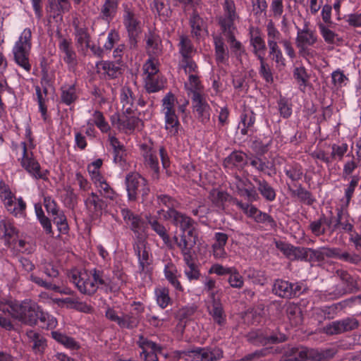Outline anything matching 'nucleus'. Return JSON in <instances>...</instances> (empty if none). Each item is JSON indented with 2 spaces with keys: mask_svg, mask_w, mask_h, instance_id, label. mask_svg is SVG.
Segmentation results:
<instances>
[{
  "mask_svg": "<svg viewBox=\"0 0 361 361\" xmlns=\"http://www.w3.org/2000/svg\"><path fill=\"white\" fill-rule=\"evenodd\" d=\"M123 23L138 20L135 17V8L131 3L123 4Z\"/></svg>",
  "mask_w": 361,
  "mask_h": 361,
  "instance_id": "59",
  "label": "nucleus"
},
{
  "mask_svg": "<svg viewBox=\"0 0 361 361\" xmlns=\"http://www.w3.org/2000/svg\"><path fill=\"white\" fill-rule=\"evenodd\" d=\"M269 47V54L273 55V60L278 64L285 65V59L280 50L276 41L268 40Z\"/></svg>",
  "mask_w": 361,
  "mask_h": 361,
  "instance_id": "45",
  "label": "nucleus"
},
{
  "mask_svg": "<svg viewBox=\"0 0 361 361\" xmlns=\"http://www.w3.org/2000/svg\"><path fill=\"white\" fill-rule=\"evenodd\" d=\"M140 23V22L139 20L123 23L128 32L130 49H135L137 46V39L141 32Z\"/></svg>",
  "mask_w": 361,
  "mask_h": 361,
  "instance_id": "28",
  "label": "nucleus"
},
{
  "mask_svg": "<svg viewBox=\"0 0 361 361\" xmlns=\"http://www.w3.org/2000/svg\"><path fill=\"white\" fill-rule=\"evenodd\" d=\"M179 46L180 53L183 58H190V54L192 51L191 40L186 36H181Z\"/></svg>",
  "mask_w": 361,
  "mask_h": 361,
  "instance_id": "53",
  "label": "nucleus"
},
{
  "mask_svg": "<svg viewBox=\"0 0 361 361\" xmlns=\"http://www.w3.org/2000/svg\"><path fill=\"white\" fill-rule=\"evenodd\" d=\"M92 277L96 285L108 286L111 282L110 279L104 275L102 270L94 269L92 271Z\"/></svg>",
  "mask_w": 361,
  "mask_h": 361,
  "instance_id": "63",
  "label": "nucleus"
},
{
  "mask_svg": "<svg viewBox=\"0 0 361 361\" xmlns=\"http://www.w3.org/2000/svg\"><path fill=\"white\" fill-rule=\"evenodd\" d=\"M235 19V18L226 16H220L218 18V23L223 32L234 30L235 29L234 25Z\"/></svg>",
  "mask_w": 361,
  "mask_h": 361,
  "instance_id": "62",
  "label": "nucleus"
},
{
  "mask_svg": "<svg viewBox=\"0 0 361 361\" xmlns=\"http://www.w3.org/2000/svg\"><path fill=\"white\" fill-rule=\"evenodd\" d=\"M345 307H346V305H344L343 301H342L336 304H333L331 306L324 307L322 309V312L325 319H331L336 314L338 308L341 310Z\"/></svg>",
  "mask_w": 361,
  "mask_h": 361,
  "instance_id": "55",
  "label": "nucleus"
},
{
  "mask_svg": "<svg viewBox=\"0 0 361 361\" xmlns=\"http://www.w3.org/2000/svg\"><path fill=\"white\" fill-rule=\"evenodd\" d=\"M18 238V231L8 221H0V239L4 240L5 245L9 246Z\"/></svg>",
  "mask_w": 361,
  "mask_h": 361,
  "instance_id": "17",
  "label": "nucleus"
},
{
  "mask_svg": "<svg viewBox=\"0 0 361 361\" xmlns=\"http://www.w3.org/2000/svg\"><path fill=\"white\" fill-rule=\"evenodd\" d=\"M19 302L8 301L6 302H0V311L8 312L13 319H16L17 307H19Z\"/></svg>",
  "mask_w": 361,
  "mask_h": 361,
  "instance_id": "57",
  "label": "nucleus"
},
{
  "mask_svg": "<svg viewBox=\"0 0 361 361\" xmlns=\"http://www.w3.org/2000/svg\"><path fill=\"white\" fill-rule=\"evenodd\" d=\"M293 77L297 80L300 86L305 87L307 85L310 75L303 66L296 67L293 71Z\"/></svg>",
  "mask_w": 361,
  "mask_h": 361,
  "instance_id": "52",
  "label": "nucleus"
},
{
  "mask_svg": "<svg viewBox=\"0 0 361 361\" xmlns=\"http://www.w3.org/2000/svg\"><path fill=\"white\" fill-rule=\"evenodd\" d=\"M215 46V56L216 62L225 63L228 58V50L226 47L221 37L216 36L214 37Z\"/></svg>",
  "mask_w": 361,
  "mask_h": 361,
  "instance_id": "34",
  "label": "nucleus"
},
{
  "mask_svg": "<svg viewBox=\"0 0 361 361\" xmlns=\"http://www.w3.org/2000/svg\"><path fill=\"white\" fill-rule=\"evenodd\" d=\"M31 38V30L25 28L13 49L15 61L27 72L31 70V65L29 63V54L32 47Z\"/></svg>",
  "mask_w": 361,
  "mask_h": 361,
  "instance_id": "1",
  "label": "nucleus"
},
{
  "mask_svg": "<svg viewBox=\"0 0 361 361\" xmlns=\"http://www.w3.org/2000/svg\"><path fill=\"white\" fill-rule=\"evenodd\" d=\"M30 278L32 282L35 283L39 286L44 287L47 290H54L56 292L59 291V286H56V284H54L51 281H44L40 277L35 276L33 274H31Z\"/></svg>",
  "mask_w": 361,
  "mask_h": 361,
  "instance_id": "60",
  "label": "nucleus"
},
{
  "mask_svg": "<svg viewBox=\"0 0 361 361\" xmlns=\"http://www.w3.org/2000/svg\"><path fill=\"white\" fill-rule=\"evenodd\" d=\"M99 188L100 194L105 198L114 200L116 196L115 191L110 187L106 180L100 181V184L97 185Z\"/></svg>",
  "mask_w": 361,
  "mask_h": 361,
  "instance_id": "61",
  "label": "nucleus"
},
{
  "mask_svg": "<svg viewBox=\"0 0 361 361\" xmlns=\"http://www.w3.org/2000/svg\"><path fill=\"white\" fill-rule=\"evenodd\" d=\"M70 279L82 293L91 295L94 294L98 288V286L94 283V280H90L85 270L72 274Z\"/></svg>",
  "mask_w": 361,
  "mask_h": 361,
  "instance_id": "8",
  "label": "nucleus"
},
{
  "mask_svg": "<svg viewBox=\"0 0 361 361\" xmlns=\"http://www.w3.org/2000/svg\"><path fill=\"white\" fill-rule=\"evenodd\" d=\"M152 229L162 239L164 243L169 249L173 248V244L167 233L165 226L159 223L157 219H149L148 221Z\"/></svg>",
  "mask_w": 361,
  "mask_h": 361,
  "instance_id": "32",
  "label": "nucleus"
},
{
  "mask_svg": "<svg viewBox=\"0 0 361 361\" xmlns=\"http://www.w3.org/2000/svg\"><path fill=\"white\" fill-rule=\"evenodd\" d=\"M100 67L111 79L116 78L121 74V68L116 66L114 62L108 61H99L96 63V68L99 69Z\"/></svg>",
  "mask_w": 361,
  "mask_h": 361,
  "instance_id": "38",
  "label": "nucleus"
},
{
  "mask_svg": "<svg viewBox=\"0 0 361 361\" xmlns=\"http://www.w3.org/2000/svg\"><path fill=\"white\" fill-rule=\"evenodd\" d=\"M77 97L73 85L61 88V100L66 105H71L77 99Z\"/></svg>",
  "mask_w": 361,
  "mask_h": 361,
  "instance_id": "46",
  "label": "nucleus"
},
{
  "mask_svg": "<svg viewBox=\"0 0 361 361\" xmlns=\"http://www.w3.org/2000/svg\"><path fill=\"white\" fill-rule=\"evenodd\" d=\"M336 275L341 280V283L334 287L333 293L335 295L340 297L359 290L356 280L347 271L338 269L336 271Z\"/></svg>",
  "mask_w": 361,
  "mask_h": 361,
  "instance_id": "4",
  "label": "nucleus"
},
{
  "mask_svg": "<svg viewBox=\"0 0 361 361\" xmlns=\"http://www.w3.org/2000/svg\"><path fill=\"white\" fill-rule=\"evenodd\" d=\"M312 348H307L302 345L288 348L285 353V361H306L312 360L310 354Z\"/></svg>",
  "mask_w": 361,
  "mask_h": 361,
  "instance_id": "15",
  "label": "nucleus"
},
{
  "mask_svg": "<svg viewBox=\"0 0 361 361\" xmlns=\"http://www.w3.org/2000/svg\"><path fill=\"white\" fill-rule=\"evenodd\" d=\"M248 341L255 345L264 346L269 345L263 329L250 333L248 335Z\"/></svg>",
  "mask_w": 361,
  "mask_h": 361,
  "instance_id": "50",
  "label": "nucleus"
},
{
  "mask_svg": "<svg viewBox=\"0 0 361 361\" xmlns=\"http://www.w3.org/2000/svg\"><path fill=\"white\" fill-rule=\"evenodd\" d=\"M59 48L63 53L65 54L63 61L71 66H74L77 64L76 54L71 47V42L66 39H63L59 44Z\"/></svg>",
  "mask_w": 361,
  "mask_h": 361,
  "instance_id": "30",
  "label": "nucleus"
},
{
  "mask_svg": "<svg viewBox=\"0 0 361 361\" xmlns=\"http://www.w3.org/2000/svg\"><path fill=\"white\" fill-rule=\"evenodd\" d=\"M228 282L229 283L231 287L235 288H241L244 284L243 276L235 268H233V271H231V273H229Z\"/></svg>",
  "mask_w": 361,
  "mask_h": 361,
  "instance_id": "56",
  "label": "nucleus"
},
{
  "mask_svg": "<svg viewBox=\"0 0 361 361\" xmlns=\"http://www.w3.org/2000/svg\"><path fill=\"white\" fill-rule=\"evenodd\" d=\"M255 123V114L252 111H245L240 117V122L238 128L243 135H251L255 132L254 124Z\"/></svg>",
  "mask_w": 361,
  "mask_h": 361,
  "instance_id": "18",
  "label": "nucleus"
},
{
  "mask_svg": "<svg viewBox=\"0 0 361 361\" xmlns=\"http://www.w3.org/2000/svg\"><path fill=\"white\" fill-rule=\"evenodd\" d=\"M297 37L295 44L313 46L317 42V37L314 30L309 28V22H305L302 29L296 27Z\"/></svg>",
  "mask_w": 361,
  "mask_h": 361,
  "instance_id": "16",
  "label": "nucleus"
},
{
  "mask_svg": "<svg viewBox=\"0 0 361 361\" xmlns=\"http://www.w3.org/2000/svg\"><path fill=\"white\" fill-rule=\"evenodd\" d=\"M152 10H156L159 16L169 17L171 11L169 4L165 0H154L152 6Z\"/></svg>",
  "mask_w": 361,
  "mask_h": 361,
  "instance_id": "51",
  "label": "nucleus"
},
{
  "mask_svg": "<svg viewBox=\"0 0 361 361\" xmlns=\"http://www.w3.org/2000/svg\"><path fill=\"white\" fill-rule=\"evenodd\" d=\"M318 27L322 36L327 44H336V40L339 41L338 35L330 30L327 26L320 23L318 24Z\"/></svg>",
  "mask_w": 361,
  "mask_h": 361,
  "instance_id": "44",
  "label": "nucleus"
},
{
  "mask_svg": "<svg viewBox=\"0 0 361 361\" xmlns=\"http://www.w3.org/2000/svg\"><path fill=\"white\" fill-rule=\"evenodd\" d=\"M51 334L54 340L68 348L73 350H77L80 348L79 343L72 337L68 336L58 331H53L51 332Z\"/></svg>",
  "mask_w": 361,
  "mask_h": 361,
  "instance_id": "37",
  "label": "nucleus"
},
{
  "mask_svg": "<svg viewBox=\"0 0 361 361\" xmlns=\"http://www.w3.org/2000/svg\"><path fill=\"white\" fill-rule=\"evenodd\" d=\"M44 206L48 214H51L53 216L61 212L56 201L50 197H44Z\"/></svg>",
  "mask_w": 361,
  "mask_h": 361,
  "instance_id": "64",
  "label": "nucleus"
},
{
  "mask_svg": "<svg viewBox=\"0 0 361 361\" xmlns=\"http://www.w3.org/2000/svg\"><path fill=\"white\" fill-rule=\"evenodd\" d=\"M252 180L257 184L258 191L266 200L272 202L275 200L276 191L267 180L257 176H254Z\"/></svg>",
  "mask_w": 361,
  "mask_h": 361,
  "instance_id": "23",
  "label": "nucleus"
},
{
  "mask_svg": "<svg viewBox=\"0 0 361 361\" xmlns=\"http://www.w3.org/2000/svg\"><path fill=\"white\" fill-rule=\"evenodd\" d=\"M193 110L197 114V119L203 124L207 123L210 120V106L203 96L195 91L191 97Z\"/></svg>",
  "mask_w": 361,
  "mask_h": 361,
  "instance_id": "11",
  "label": "nucleus"
},
{
  "mask_svg": "<svg viewBox=\"0 0 361 361\" xmlns=\"http://www.w3.org/2000/svg\"><path fill=\"white\" fill-rule=\"evenodd\" d=\"M23 146V154L21 159L22 166L36 178H45V174L40 171L39 164L32 157V152H30V157L27 151V145L25 142L21 143Z\"/></svg>",
  "mask_w": 361,
  "mask_h": 361,
  "instance_id": "12",
  "label": "nucleus"
},
{
  "mask_svg": "<svg viewBox=\"0 0 361 361\" xmlns=\"http://www.w3.org/2000/svg\"><path fill=\"white\" fill-rule=\"evenodd\" d=\"M163 87V82L158 80L157 75L147 76L145 80V88L147 92H156Z\"/></svg>",
  "mask_w": 361,
  "mask_h": 361,
  "instance_id": "48",
  "label": "nucleus"
},
{
  "mask_svg": "<svg viewBox=\"0 0 361 361\" xmlns=\"http://www.w3.org/2000/svg\"><path fill=\"white\" fill-rule=\"evenodd\" d=\"M190 25L191 27L192 35L197 39L202 36V33L207 32L205 23L197 12H193L190 18Z\"/></svg>",
  "mask_w": 361,
  "mask_h": 361,
  "instance_id": "31",
  "label": "nucleus"
},
{
  "mask_svg": "<svg viewBox=\"0 0 361 361\" xmlns=\"http://www.w3.org/2000/svg\"><path fill=\"white\" fill-rule=\"evenodd\" d=\"M248 157L243 152H233L224 161L226 167L231 166L243 167L247 165Z\"/></svg>",
  "mask_w": 361,
  "mask_h": 361,
  "instance_id": "35",
  "label": "nucleus"
},
{
  "mask_svg": "<svg viewBox=\"0 0 361 361\" xmlns=\"http://www.w3.org/2000/svg\"><path fill=\"white\" fill-rule=\"evenodd\" d=\"M180 354L190 357L192 361H217L223 357L224 353L218 347H206L183 350Z\"/></svg>",
  "mask_w": 361,
  "mask_h": 361,
  "instance_id": "3",
  "label": "nucleus"
},
{
  "mask_svg": "<svg viewBox=\"0 0 361 361\" xmlns=\"http://www.w3.org/2000/svg\"><path fill=\"white\" fill-rule=\"evenodd\" d=\"M284 171L286 175L294 182L300 180L303 175L302 167L299 164L290 166L285 169Z\"/></svg>",
  "mask_w": 361,
  "mask_h": 361,
  "instance_id": "54",
  "label": "nucleus"
},
{
  "mask_svg": "<svg viewBox=\"0 0 361 361\" xmlns=\"http://www.w3.org/2000/svg\"><path fill=\"white\" fill-rule=\"evenodd\" d=\"M324 260L325 257L335 258L353 264H358L361 262V257L357 254L350 255L347 252H341L339 247H322Z\"/></svg>",
  "mask_w": 361,
  "mask_h": 361,
  "instance_id": "13",
  "label": "nucleus"
},
{
  "mask_svg": "<svg viewBox=\"0 0 361 361\" xmlns=\"http://www.w3.org/2000/svg\"><path fill=\"white\" fill-rule=\"evenodd\" d=\"M53 221L54 224L56 225L60 233H68L69 231V226L67 222L66 216L63 211L53 216Z\"/></svg>",
  "mask_w": 361,
  "mask_h": 361,
  "instance_id": "49",
  "label": "nucleus"
},
{
  "mask_svg": "<svg viewBox=\"0 0 361 361\" xmlns=\"http://www.w3.org/2000/svg\"><path fill=\"white\" fill-rule=\"evenodd\" d=\"M164 275L169 282L178 290L183 291L180 281L177 276V269L173 264L168 263L164 267Z\"/></svg>",
  "mask_w": 361,
  "mask_h": 361,
  "instance_id": "36",
  "label": "nucleus"
},
{
  "mask_svg": "<svg viewBox=\"0 0 361 361\" xmlns=\"http://www.w3.org/2000/svg\"><path fill=\"white\" fill-rule=\"evenodd\" d=\"M121 126L130 131L134 130L135 128L141 130L143 126V122L138 117L126 116V118H123Z\"/></svg>",
  "mask_w": 361,
  "mask_h": 361,
  "instance_id": "43",
  "label": "nucleus"
},
{
  "mask_svg": "<svg viewBox=\"0 0 361 361\" xmlns=\"http://www.w3.org/2000/svg\"><path fill=\"white\" fill-rule=\"evenodd\" d=\"M121 328L133 329L137 326L140 322V318L137 314L130 312L125 314L121 317Z\"/></svg>",
  "mask_w": 361,
  "mask_h": 361,
  "instance_id": "42",
  "label": "nucleus"
},
{
  "mask_svg": "<svg viewBox=\"0 0 361 361\" xmlns=\"http://www.w3.org/2000/svg\"><path fill=\"white\" fill-rule=\"evenodd\" d=\"M137 344L142 349L140 357L145 361H158V354H161L162 347L148 340L142 335L139 336Z\"/></svg>",
  "mask_w": 361,
  "mask_h": 361,
  "instance_id": "9",
  "label": "nucleus"
},
{
  "mask_svg": "<svg viewBox=\"0 0 361 361\" xmlns=\"http://www.w3.org/2000/svg\"><path fill=\"white\" fill-rule=\"evenodd\" d=\"M147 180L138 173L128 174L126 177L128 197L130 201L137 200V193L142 185H145Z\"/></svg>",
  "mask_w": 361,
  "mask_h": 361,
  "instance_id": "14",
  "label": "nucleus"
},
{
  "mask_svg": "<svg viewBox=\"0 0 361 361\" xmlns=\"http://www.w3.org/2000/svg\"><path fill=\"white\" fill-rule=\"evenodd\" d=\"M265 333V336L269 345L278 344L286 341L288 337L286 334L281 332L277 326L268 327L263 329Z\"/></svg>",
  "mask_w": 361,
  "mask_h": 361,
  "instance_id": "33",
  "label": "nucleus"
},
{
  "mask_svg": "<svg viewBox=\"0 0 361 361\" xmlns=\"http://www.w3.org/2000/svg\"><path fill=\"white\" fill-rule=\"evenodd\" d=\"M0 197L10 214H13L14 216H17L18 214L24 215L26 204L22 197H19L16 203L13 200L15 198L14 195L12 194L10 189L7 188H0Z\"/></svg>",
  "mask_w": 361,
  "mask_h": 361,
  "instance_id": "5",
  "label": "nucleus"
},
{
  "mask_svg": "<svg viewBox=\"0 0 361 361\" xmlns=\"http://www.w3.org/2000/svg\"><path fill=\"white\" fill-rule=\"evenodd\" d=\"M16 319L23 324L34 326L37 321L44 323L47 321V314L42 312L41 308L31 301H23L17 307Z\"/></svg>",
  "mask_w": 361,
  "mask_h": 361,
  "instance_id": "2",
  "label": "nucleus"
},
{
  "mask_svg": "<svg viewBox=\"0 0 361 361\" xmlns=\"http://www.w3.org/2000/svg\"><path fill=\"white\" fill-rule=\"evenodd\" d=\"M85 204L87 208L96 215L102 214V210L106 207L103 200L94 192H91L85 201Z\"/></svg>",
  "mask_w": 361,
  "mask_h": 361,
  "instance_id": "25",
  "label": "nucleus"
},
{
  "mask_svg": "<svg viewBox=\"0 0 361 361\" xmlns=\"http://www.w3.org/2000/svg\"><path fill=\"white\" fill-rule=\"evenodd\" d=\"M212 308L208 307L209 313L216 323L222 326L226 322V314L224 313L222 304L220 300L215 298V294L214 293H212Z\"/></svg>",
  "mask_w": 361,
  "mask_h": 361,
  "instance_id": "19",
  "label": "nucleus"
},
{
  "mask_svg": "<svg viewBox=\"0 0 361 361\" xmlns=\"http://www.w3.org/2000/svg\"><path fill=\"white\" fill-rule=\"evenodd\" d=\"M250 44L253 47V53L257 54L258 51H265L267 47L264 39L262 37L261 30L259 27L251 26L249 28Z\"/></svg>",
  "mask_w": 361,
  "mask_h": 361,
  "instance_id": "24",
  "label": "nucleus"
},
{
  "mask_svg": "<svg viewBox=\"0 0 361 361\" xmlns=\"http://www.w3.org/2000/svg\"><path fill=\"white\" fill-rule=\"evenodd\" d=\"M197 233L195 228H191L187 231L181 233L180 235V243L178 248L180 250L193 249L197 243Z\"/></svg>",
  "mask_w": 361,
  "mask_h": 361,
  "instance_id": "22",
  "label": "nucleus"
},
{
  "mask_svg": "<svg viewBox=\"0 0 361 361\" xmlns=\"http://www.w3.org/2000/svg\"><path fill=\"white\" fill-rule=\"evenodd\" d=\"M27 336L29 342L32 343L31 348L32 351L35 354H43L47 346L46 338L42 335L32 330L27 332Z\"/></svg>",
  "mask_w": 361,
  "mask_h": 361,
  "instance_id": "20",
  "label": "nucleus"
},
{
  "mask_svg": "<svg viewBox=\"0 0 361 361\" xmlns=\"http://www.w3.org/2000/svg\"><path fill=\"white\" fill-rule=\"evenodd\" d=\"M276 247L290 260L307 262L309 247H296L283 241H276Z\"/></svg>",
  "mask_w": 361,
  "mask_h": 361,
  "instance_id": "6",
  "label": "nucleus"
},
{
  "mask_svg": "<svg viewBox=\"0 0 361 361\" xmlns=\"http://www.w3.org/2000/svg\"><path fill=\"white\" fill-rule=\"evenodd\" d=\"M358 325L359 322L356 319L347 317L326 324L324 327V332L331 336L341 334L357 329Z\"/></svg>",
  "mask_w": 361,
  "mask_h": 361,
  "instance_id": "7",
  "label": "nucleus"
},
{
  "mask_svg": "<svg viewBox=\"0 0 361 361\" xmlns=\"http://www.w3.org/2000/svg\"><path fill=\"white\" fill-rule=\"evenodd\" d=\"M157 200L159 204H162L168 208L167 211H164V209L160 210L159 214L163 212L164 214H166L171 211H177L176 207H178V202L173 197L167 195H158Z\"/></svg>",
  "mask_w": 361,
  "mask_h": 361,
  "instance_id": "41",
  "label": "nucleus"
},
{
  "mask_svg": "<svg viewBox=\"0 0 361 361\" xmlns=\"http://www.w3.org/2000/svg\"><path fill=\"white\" fill-rule=\"evenodd\" d=\"M286 314L290 320L295 323H298L301 319V310L299 306L293 303L290 304L286 308Z\"/></svg>",
  "mask_w": 361,
  "mask_h": 361,
  "instance_id": "58",
  "label": "nucleus"
},
{
  "mask_svg": "<svg viewBox=\"0 0 361 361\" xmlns=\"http://www.w3.org/2000/svg\"><path fill=\"white\" fill-rule=\"evenodd\" d=\"M163 217L165 220L170 221L175 227L179 228L181 233L195 228V221L179 211H171L163 214Z\"/></svg>",
  "mask_w": 361,
  "mask_h": 361,
  "instance_id": "10",
  "label": "nucleus"
},
{
  "mask_svg": "<svg viewBox=\"0 0 361 361\" xmlns=\"http://www.w3.org/2000/svg\"><path fill=\"white\" fill-rule=\"evenodd\" d=\"M165 114V128L171 136H176L178 133L180 123L175 110H167Z\"/></svg>",
  "mask_w": 361,
  "mask_h": 361,
  "instance_id": "27",
  "label": "nucleus"
},
{
  "mask_svg": "<svg viewBox=\"0 0 361 361\" xmlns=\"http://www.w3.org/2000/svg\"><path fill=\"white\" fill-rule=\"evenodd\" d=\"M272 291L281 298H291V283L283 279H276L274 283Z\"/></svg>",
  "mask_w": 361,
  "mask_h": 361,
  "instance_id": "29",
  "label": "nucleus"
},
{
  "mask_svg": "<svg viewBox=\"0 0 361 361\" xmlns=\"http://www.w3.org/2000/svg\"><path fill=\"white\" fill-rule=\"evenodd\" d=\"M121 215L125 221H129L131 223V230L136 233L140 228L142 220L140 217L133 214L130 209L125 208L121 209Z\"/></svg>",
  "mask_w": 361,
  "mask_h": 361,
  "instance_id": "39",
  "label": "nucleus"
},
{
  "mask_svg": "<svg viewBox=\"0 0 361 361\" xmlns=\"http://www.w3.org/2000/svg\"><path fill=\"white\" fill-rule=\"evenodd\" d=\"M311 353L310 359H312V361H325L332 358L336 354V350L334 348H327L320 350L312 348Z\"/></svg>",
  "mask_w": 361,
  "mask_h": 361,
  "instance_id": "40",
  "label": "nucleus"
},
{
  "mask_svg": "<svg viewBox=\"0 0 361 361\" xmlns=\"http://www.w3.org/2000/svg\"><path fill=\"white\" fill-rule=\"evenodd\" d=\"M155 294L159 306L162 309L166 307L171 302L169 289L166 288H157L155 290Z\"/></svg>",
  "mask_w": 361,
  "mask_h": 361,
  "instance_id": "47",
  "label": "nucleus"
},
{
  "mask_svg": "<svg viewBox=\"0 0 361 361\" xmlns=\"http://www.w3.org/2000/svg\"><path fill=\"white\" fill-rule=\"evenodd\" d=\"M209 198L214 205L221 210H224L225 203L227 202H232L233 197L226 191L212 189L209 192Z\"/></svg>",
  "mask_w": 361,
  "mask_h": 361,
  "instance_id": "21",
  "label": "nucleus"
},
{
  "mask_svg": "<svg viewBox=\"0 0 361 361\" xmlns=\"http://www.w3.org/2000/svg\"><path fill=\"white\" fill-rule=\"evenodd\" d=\"M294 185L297 188L296 189H293L290 186H288L292 197H298L300 202L307 205H312L314 202L315 199L312 197V193L303 188L301 184H295Z\"/></svg>",
  "mask_w": 361,
  "mask_h": 361,
  "instance_id": "26",
  "label": "nucleus"
}]
</instances>
